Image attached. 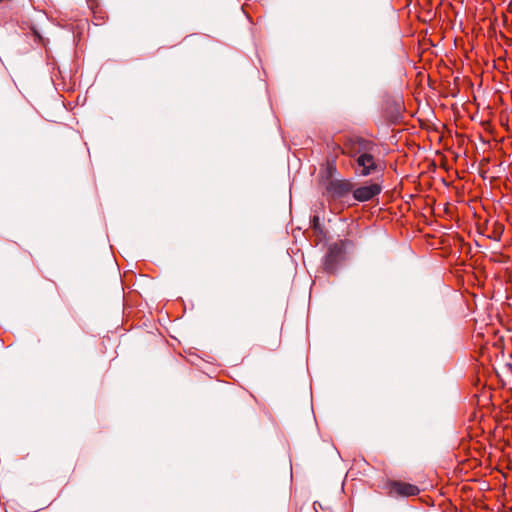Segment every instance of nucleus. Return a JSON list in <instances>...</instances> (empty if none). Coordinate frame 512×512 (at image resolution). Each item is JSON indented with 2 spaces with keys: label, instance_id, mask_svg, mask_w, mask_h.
Returning a JSON list of instances; mask_svg holds the SVG:
<instances>
[{
  "label": "nucleus",
  "instance_id": "f257e3e1",
  "mask_svg": "<svg viewBox=\"0 0 512 512\" xmlns=\"http://www.w3.org/2000/svg\"><path fill=\"white\" fill-rule=\"evenodd\" d=\"M342 152L355 160L359 158L360 155L364 156L369 153H376L377 146L374 142L364 138H351L344 144Z\"/></svg>",
  "mask_w": 512,
  "mask_h": 512
},
{
  "label": "nucleus",
  "instance_id": "f03ea898",
  "mask_svg": "<svg viewBox=\"0 0 512 512\" xmlns=\"http://www.w3.org/2000/svg\"><path fill=\"white\" fill-rule=\"evenodd\" d=\"M381 186L377 183H370L353 190V197L359 202H366L381 193Z\"/></svg>",
  "mask_w": 512,
  "mask_h": 512
},
{
  "label": "nucleus",
  "instance_id": "7ed1b4c3",
  "mask_svg": "<svg viewBox=\"0 0 512 512\" xmlns=\"http://www.w3.org/2000/svg\"><path fill=\"white\" fill-rule=\"evenodd\" d=\"M356 163V171L361 176H369L372 174L376 168V160H375V153H369L367 155H360L359 158L355 159Z\"/></svg>",
  "mask_w": 512,
  "mask_h": 512
},
{
  "label": "nucleus",
  "instance_id": "20e7f679",
  "mask_svg": "<svg viewBox=\"0 0 512 512\" xmlns=\"http://www.w3.org/2000/svg\"><path fill=\"white\" fill-rule=\"evenodd\" d=\"M419 492V488L410 483L394 481L390 484V493L398 496H416Z\"/></svg>",
  "mask_w": 512,
  "mask_h": 512
},
{
  "label": "nucleus",
  "instance_id": "39448f33",
  "mask_svg": "<svg viewBox=\"0 0 512 512\" xmlns=\"http://www.w3.org/2000/svg\"><path fill=\"white\" fill-rule=\"evenodd\" d=\"M330 189L334 195L342 197L348 192L352 191L353 185L349 181H334L330 184Z\"/></svg>",
  "mask_w": 512,
  "mask_h": 512
},
{
  "label": "nucleus",
  "instance_id": "423d86ee",
  "mask_svg": "<svg viewBox=\"0 0 512 512\" xmlns=\"http://www.w3.org/2000/svg\"><path fill=\"white\" fill-rule=\"evenodd\" d=\"M340 254V249L337 246H331L328 250L325 259V268L328 271H332L334 269V263L337 261V257Z\"/></svg>",
  "mask_w": 512,
  "mask_h": 512
}]
</instances>
